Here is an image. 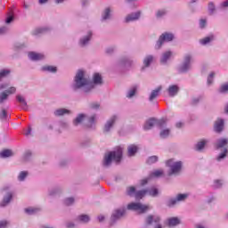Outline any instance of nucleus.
<instances>
[{
    "mask_svg": "<svg viewBox=\"0 0 228 228\" xmlns=\"http://www.w3.org/2000/svg\"><path fill=\"white\" fill-rule=\"evenodd\" d=\"M65 227L66 228H74L76 227V224H74V222L72 221H69L65 223Z\"/></svg>",
    "mask_w": 228,
    "mask_h": 228,
    "instance_id": "680f3d73",
    "label": "nucleus"
},
{
    "mask_svg": "<svg viewBox=\"0 0 228 228\" xmlns=\"http://www.w3.org/2000/svg\"><path fill=\"white\" fill-rule=\"evenodd\" d=\"M158 120H156V118H150L148 119L143 126V129L144 131H150V129H152V127H154V126H158Z\"/></svg>",
    "mask_w": 228,
    "mask_h": 228,
    "instance_id": "393cba45",
    "label": "nucleus"
},
{
    "mask_svg": "<svg viewBox=\"0 0 228 228\" xmlns=\"http://www.w3.org/2000/svg\"><path fill=\"white\" fill-rule=\"evenodd\" d=\"M174 38H175L174 34L170 32L162 33L155 44V49L156 50L161 49V47H163V44H165L166 42H172Z\"/></svg>",
    "mask_w": 228,
    "mask_h": 228,
    "instance_id": "0eeeda50",
    "label": "nucleus"
},
{
    "mask_svg": "<svg viewBox=\"0 0 228 228\" xmlns=\"http://www.w3.org/2000/svg\"><path fill=\"white\" fill-rule=\"evenodd\" d=\"M28 175H29V172L28 171H20L18 174L17 179L20 183H24V181H26V179H28Z\"/></svg>",
    "mask_w": 228,
    "mask_h": 228,
    "instance_id": "58836bf2",
    "label": "nucleus"
},
{
    "mask_svg": "<svg viewBox=\"0 0 228 228\" xmlns=\"http://www.w3.org/2000/svg\"><path fill=\"white\" fill-rule=\"evenodd\" d=\"M122 159V148L118 147L116 151L106 153L103 158V167H110L112 161L118 163Z\"/></svg>",
    "mask_w": 228,
    "mask_h": 228,
    "instance_id": "7ed1b4c3",
    "label": "nucleus"
},
{
    "mask_svg": "<svg viewBox=\"0 0 228 228\" xmlns=\"http://www.w3.org/2000/svg\"><path fill=\"white\" fill-rule=\"evenodd\" d=\"M149 183V178H145L140 181V186H145Z\"/></svg>",
    "mask_w": 228,
    "mask_h": 228,
    "instance_id": "774afa93",
    "label": "nucleus"
},
{
    "mask_svg": "<svg viewBox=\"0 0 228 228\" xmlns=\"http://www.w3.org/2000/svg\"><path fill=\"white\" fill-rule=\"evenodd\" d=\"M94 85H102V76L99 73H94L93 76Z\"/></svg>",
    "mask_w": 228,
    "mask_h": 228,
    "instance_id": "37998d69",
    "label": "nucleus"
},
{
    "mask_svg": "<svg viewBox=\"0 0 228 228\" xmlns=\"http://www.w3.org/2000/svg\"><path fill=\"white\" fill-rule=\"evenodd\" d=\"M164 176H165V170L163 169H157L150 174V179H152V177L159 178Z\"/></svg>",
    "mask_w": 228,
    "mask_h": 228,
    "instance_id": "c9c22d12",
    "label": "nucleus"
},
{
    "mask_svg": "<svg viewBox=\"0 0 228 228\" xmlns=\"http://www.w3.org/2000/svg\"><path fill=\"white\" fill-rule=\"evenodd\" d=\"M137 90L138 87H136V86H133L132 87H130L126 94V99H133V97L136 95Z\"/></svg>",
    "mask_w": 228,
    "mask_h": 228,
    "instance_id": "2f4dec72",
    "label": "nucleus"
},
{
    "mask_svg": "<svg viewBox=\"0 0 228 228\" xmlns=\"http://www.w3.org/2000/svg\"><path fill=\"white\" fill-rule=\"evenodd\" d=\"M111 12H113V11L110 7H107L103 10V12L102 13V22H106V20H110V19H111Z\"/></svg>",
    "mask_w": 228,
    "mask_h": 228,
    "instance_id": "cd10ccee",
    "label": "nucleus"
},
{
    "mask_svg": "<svg viewBox=\"0 0 228 228\" xmlns=\"http://www.w3.org/2000/svg\"><path fill=\"white\" fill-rule=\"evenodd\" d=\"M39 211H40V209H38L37 208H35V207H28V208H25V213L27 215H35Z\"/></svg>",
    "mask_w": 228,
    "mask_h": 228,
    "instance_id": "49530a36",
    "label": "nucleus"
},
{
    "mask_svg": "<svg viewBox=\"0 0 228 228\" xmlns=\"http://www.w3.org/2000/svg\"><path fill=\"white\" fill-rule=\"evenodd\" d=\"M92 37H94V32H92V30L87 31L79 38L78 45L80 47H86V45L90 44V40H92Z\"/></svg>",
    "mask_w": 228,
    "mask_h": 228,
    "instance_id": "ddd939ff",
    "label": "nucleus"
},
{
    "mask_svg": "<svg viewBox=\"0 0 228 228\" xmlns=\"http://www.w3.org/2000/svg\"><path fill=\"white\" fill-rule=\"evenodd\" d=\"M12 74V69H0V78L8 77Z\"/></svg>",
    "mask_w": 228,
    "mask_h": 228,
    "instance_id": "a18cd8bd",
    "label": "nucleus"
},
{
    "mask_svg": "<svg viewBox=\"0 0 228 228\" xmlns=\"http://www.w3.org/2000/svg\"><path fill=\"white\" fill-rule=\"evenodd\" d=\"M184 126V122H183V121H178V122H176V124H175V127L177 128V129H181L182 127H183Z\"/></svg>",
    "mask_w": 228,
    "mask_h": 228,
    "instance_id": "0e129e2a",
    "label": "nucleus"
},
{
    "mask_svg": "<svg viewBox=\"0 0 228 228\" xmlns=\"http://www.w3.org/2000/svg\"><path fill=\"white\" fill-rule=\"evenodd\" d=\"M215 187L216 188H222V186L224 185V181L222 180H216L214 182Z\"/></svg>",
    "mask_w": 228,
    "mask_h": 228,
    "instance_id": "bf43d9fd",
    "label": "nucleus"
},
{
    "mask_svg": "<svg viewBox=\"0 0 228 228\" xmlns=\"http://www.w3.org/2000/svg\"><path fill=\"white\" fill-rule=\"evenodd\" d=\"M156 57L152 54H146L142 59V69L145 70V69H149L151 63H154Z\"/></svg>",
    "mask_w": 228,
    "mask_h": 228,
    "instance_id": "dca6fc26",
    "label": "nucleus"
},
{
    "mask_svg": "<svg viewBox=\"0 0 228 228\" xmlns=\"http://www.w3.org/2000/svg\"><path fill=\"white\" fill-rule=\"evenodd\" d=\"M158 156L154 155V156H151L148 159H147V163L148 165H153V163H158Z\"/></svg>",
    "mask_w": 228,
    "mask_h": 228,
    "instance_id": "603ef678",
    "label": "nucleus"
},
{
    "mask_svg": "<svg viewBox=\"0 0 228 228\" xmlns=\"http://www.w3.org/2000/svg\"><path fill=\"white\" fill-rule=\"evenodd\" d=\"M220 94H227L228 92V83L224 84L219 88Z\"/></svg>",
    "mask_w": 228,
    "mask_h": 228,
    "instance_id": "5fc2aeb1",
    "label": "nucleus"
},
{
    "mask_svg": "<svg viewBox=\"0 0 228 228\" xmlns=\"http://www.w3.org/2000/svg\"><path fill=\"white\" fill-rule=\"evenodd\" d=\"M228 138H219L216 141L215 146L216 149L220 150L221 152L216 157V161H224L227 158L228 154Z\"/></svg>",
    "mask_w": 228,
    "mask_h": 228,
    "instance_id": "20e7f679",
    "label": "nucleus"
},
{
    "mask_svg": "<svg viewBox=\"0 0 228 228\" xmlns=\"http://www.w3.org/2000/svg\"><path fill=\"white\" fill-rule=\"evenodd\" d=\"M165 15H167V11L162 9V10H159L156 12V18L157 19H161V17H165Z\"/></svg>",
    "mask_w": 228,
    "mask_h": 228,
    "instance_id": "864d4df0",
    "label": "nucleus"
},
{
    "mask_svg": "<svg viewBox=\"0 0 228 228\" xmlns=\"http://www.w3.org/2000/svg\"><path fill=\"white\" fill-rule=\"evenodd\" d=\"M61 193V187H53L49 190L48 195L50 197H56V195H60Z\"/></svg>",
    "mask_w": 228,
    "mask_h": 228,
    "instance_id": "a19ab883",
    "label": "nucleus"
},
{
    "mask_svg": "<svg viewBox=\"0 0 228 228\" xmlns=\"http://www.w3.org/2000/svg\"><path fill=\"white\" fill-rule=\"evenodd\" d=\"M41 72H48L49 74H56L58 68L52 65H45L41 67Z\"/></svg>",
    "mask_w": 228,
    "mask_h": 228,
    "instance_id": "a878e982",
    "label": "nucleus"
},
{
    "mask_svg": "<svg viewBox=\"0 0 228 228\" xmlns=\"http://www.w3.org/2000/svg\"><path fill=\"white\" fill-rule=\"evenodd\" d=\"M32 153L30 151H27L23 155L24 161H29L31 159Z\"/></svg>",
    "mask_w": 228,
    "mask_h": 228,
    "instance_id": "6e6d98bb",
    "label": "nucleus"
},
{
    "mask_svg": "<svg viewBox=\"0 0 228 228\" xmlns=\"http://www.w3.org/2000/svg\"><path fill=\"white\" fill-rule=\"evenodd\" d=\"M73 90H83L85 94L94 90V83L90 80V77L85 69H77L71 85Z\"/></svg>",
    "mask_w": 228,
    "mask_h": 228,
    "instance_id": "f257e3e1",
    "label": "nucleus"
},
{
    "mask_svg": "<svg viewBox=\"0 0 228 228\" xmlns=\"http://www.w3.org/2000/svg\"><path fill=\"white\" fill-rule=\"evenodd\" d=\"M75 221L77 222L78 224H88V222H90V216L80 215L76 217Z\"/></svg>",
    "mask_w": 228,
    "mask_h": 228,
    "instance_id": "72a5a7b5",
    "label": "nucleus"
},
{
    "mask_svg": "<svg viewBox=\"0 0 228 228\" xmlns=\"http://www.w3.org/2000/svg\"><path fill=\"white\" fill-rule=\"evenodd\" d=\"M74 202H76V200L74 199V197H69L64 200V204L66 206H72Z\"/></svg>",
    "mask_w": 228,
    "mask_h": 228,
    "instance_id": "3c124183",
    "label": "nucleus"
},
{
    "mask_svg": "<svg viewBox=\"0 0 228 228\" xmlns=\"http://www.w3.org/2000/svg\"><path fill=\"white\" fill-rule=\"evenodd\" d=\"M207 27H208V19L206 18L200 19V21H199L200 29H206Z\"/></svg>",
    "mask_w": 228,
    "mask_h": 228,
    "instance_id": "de8ad7c7",
    "label": "nucleus"
},
{
    "mask_svg": "<svg viewBox=\"0 0 228 228\" xmlns=\"http://www.w3.org/2000/svg\"><path fill=\"white\" fill-rule=\"evenodd\" d=\"M116 47L115 46H109L105 49V53L106 54H113L116 51Z\"/></svg>",
    "mask_w": 228,
    "mask_h": 228,
    "instance_id": "4d7b16f0",
    "label": "nucleus"
},
{
    "mask_svg": "<svg viewBox=\"0 0 228 228\" xmlns=\"http://www.w3.org/2000/svg\"><path fill=\"white\" fill-rule=\"evenodd\" d=\"M188 197H190V194L188 193L176 194L175 197L170 198L167 201V206L168 208H175V206H177V204H179L180 202H184V200H186Z\"/></svg>",
    "mask_w": 228,
    "mask_h": 228,
    "instance_id": "6e6552de",
    "label": "nucleus"
},
{
    "mask_svg": "<svg viewBox=\"0 0 228 228\" xmlns=\"http://www.w3.org/2000/svg\"><path fill=\"white\" fill-rule=\"evenodd\" d=\"M13 200V191H7L0 202V208H6Z\"/></svg>",
    "mask_w": 228,
    "mask_h": 228,
    "instance_id": "4468645a",
    "label": "nucleus"
},
{
    "mask_svg": "<svg viewBox=\"0 0 228 228\" xmlns=\"http://www.w3.org/2000/svg\"><path fill=\"white\" fill-rule=\"evenodd\" d=\"M0 118L3 120L4 118H8V114L4 109L0 112Z\"/></svg>",
    "mask_w": 228,
    "mask_h": 228,
    "instance_id": "052dcab7",
    "label": "nucleus"
},
{
    "mask_svg": "<svg viewBox=\"0 0 228 228\" xmlns=\"http://www.w3.org/2000/svg\"><path fill=\"white\" fill-rule=\"evenodd\" d=\"M0 90H4L0 93V104H4L8 101V97L17 92V87L10 86V84L4 83L0 86Z\"/></svg>",
    "mask_w": 228,
    "mask_h": 228,
    "instance_id": "423d86ee",
    "label": "nucleus"
},
{
    "mask_svg": "<svg viewBox=\"0 0 228 228\" xmlns=\"http://www.w3.org/2000/svg\"><path fill=\"white\" fill-rule=\"evenodd\" d=\"M208 11L210 12V13H215V4L214 3L208 4Z\"/></svg>",
    "mask_w": 228,
    "mask_h": 228,
    "instance_id": "e2e57ef3",
    "label": "nucleus"
},
{
    "mask_svg": "<svg viewBox=\"0 0 228 228\" xmlns=\"http://www.w3.org/2000/svg\"><path fill=\"white\" fill-rule=\"evenodd\" d=\"M13 151L12 150H4L0 152V158H12Z\"/></svg>",
    "mask_w": 228,
    "mask_h": 228,
    "instance_id": "c03bdc74",
    "label": "nucleus"
},
{
    "mask_svg": "<svg viewBox=\"0 0 228 228\" xmlns=\"http://www.w3.org/2000/svg\"><path fill=\"white\" fill-rule=\"evenodd\" d=\"M211 42H215V35L213 34L200 39V45H209Z\"/></svg>",
    "mask_w": 228,
    "mask_h": 228,
    "instance_id": "bb28decb",
    "label": "nucleus"
},
{
    "mask_svg": "<svg viewBox=\"0 0 228 228\" xmlns=\"http://www.w3.org/2000/svg\"><path fill=\"white\" fill-rule=\"evenodd\" d=\"M158 126L160 129L159 136L162 139L168 138L170 136L171 129L167 127V118H162L158 121Z\"/></svg>",
    "mask_w": 228,
    "mask_h": 228,
    "instance_id": "9d476101",
    "label": "nucleus"
},
{
    "mask_svg": "<svg viewBox=\"0 0 228 228\" xmlns=\"http://www.w3.org/2000/svg\"><path fill=\"white\" fill-rule=\"evenodd\" d=\"M162 87L159 86L156 89L152 90L149 95V101L150 102H152V101H154V99H156L157 97H159V94L161 92Z\"/></svg>",
    "mask_w": 228,
    "mask_h": 228,
    "instance_id": "c85d7f7f",
    "label": "nucleus"
},
{
    "mask_svg": "<svg viewBox=\"0 0 228 228\" xmlns=\"http://www.w3.org/2000/svg\"><path fill=\"white\" fill-rule=\"evenodd\" d=\"M196 228H208V224H206L205 223H199L198 224H196Z\"/></svg>",
    "mask_w": 228,
    "mask_h": 228,
    "instance_id": "69168bd1",
    "label": "nucleus"
},
{
    "mask_svg": "<svg viewBox=\"0 0 228 228\" xmlns=\"http://www.w3.org/2000/svg\"><path fill=\"white\" fill-rule=\"evenodd\" d=\"M215 76L216 73L215 71H211L207 77V86H213V83H215Z\"/></svg>",
    "mask_w": 228,
    "mask_h": 228,
    "instance_id": "4c0bfd02",
    "label": "nucleus"
},
{
    "mask_svg": "<svg viewBox=\"0 0 228 228\" xmlns=\"http://www.w3.org/2000/svg\"><path fill=\"white\" fill-rule=\"evenodd\" d=\"M191 63H193V54H184L182 63L177 68L178 72L180 74H188L191 70Z\"/></svg>",
    "mask_w": 228,
    "mask_h": 228,
    "instance_id": "39448f33",
    "label": "nucleus"
},
{
    "mask_svg": "<svg viewBox=\"0 0 228 228\" xmlns=\"http://www.w3.org/2000/svg\"><path fill=\"white\" fill-rule=\"evenodd\" d=\"M142 17V11H136L129 13L125 18V22L129 24V22H136V20H140Z\"/></svg>",
    "mask_w": 228,
    "mask_h": 228,
    "instance_id": "2eb2a0df",
    "label": "nucleus"
},
{
    "mask_svg": "<svg viewBox=\"0 0 228 228\" xmlns=\"http://www.w3.org/2000/svg\"><path fill=\"white\" fill-rule=\"evenodd\" d=\"M55 117H65V115H72V110L65 108H60L54 110Z\"/></svg>",
    "mask_w": 228,
    "mask_h": 228,
    "instance_id": "412c9836",
    "label": "nucleus"
},
{
    "mask_svg": "<svg viewBox=\"0 0 228 228\" xmlns=\"http://www.w3.org/2000/svg\"><path fill=\"white\" fill-rule=\"evenodd\" d=\"M179 86L177 85H171L167 88V94L169 97H175L179 94Z\"/></svg>",
    "mask_w": 228,
    "mask_h": 228,
    "instance_id": "b1692460",
    "label": "nucleus"
},
{
    "mask_svg": "<svg viewBox=\"0 0 228 228\" xmlns=\"http://www.w3.org/2000/svg\"><path fill=\"white\" fill-rule=\"evenodd\" d=\"M167 222L169 227H175V225H179V224H181V219L178 217H169Z\"/></svg>",
    "mask_w": 228,
    "mask_h": 228,
    "instance_id": "f704fd0d",
    "label": "nucleus"
},
{
    "mask_svg": "<svg viewBox=\"0 0 228 228\" xmlns=\"http://www.w3.org/2000/svg\"><path fill=\"white\" fill-rule=\"evenodd\" d=\"M118 122V115L114 114L110 116L105 122L103 126V133H111L113 131V127Z\"/></svg>",
    "mask_w": 228,
    "mask_h": 228,
    "instance_id": "1a4fd4ad",
    "label": "nucleus"
},
{
    "mask_svg": "<svg viewBox=\"0 0 228 228\" xmlns=\"http://www.w3.org/2000/svg\"><path fill=\"white\" fill-rule=\"evenodd\" d=\"M225 121L222 118H217L214 125V130L216 133H222L224 131V126Z\"/></svg>",
    "mask_w": 228,
    "mask_h": 228,
    "instance_id": "4be33fe9",
    "label": "nucleus"
},
{
    "mask_svg": "<svg viewBox=\"0 0 228 228\" xmlns=\"http://www.w3.org/2000/svg\"><path fill=\"white\" fill-rule=\"evenodd\" d=\"M95 122H97V115L96 114H93L88 118L87 120V125L86 126L89 129H94L95 127Z\"/></svg>",
    "mask_w": 228,
    "mask_h": 228,
    "instance_id": "c756f323",
    "label": "nucleus"
},
{
    "mask_svg": "<svg viewBox=\"0 0 228 228\" xmlns=\"http://www.w3.org/2000/svg\"><path fill=\"white\" fill-rule=\"evenodd\" d=\"M218 10H221V11L228 10V0L221 2L218 5Z\"/></svg>",
    "mask_w": 228,
    "mask_h": 228,
    "instance_id": "8fccbe9b",
    "label": "nucleus"
},
{
    "mask_svg": "<svg viewBox=\"0 0 228 228\" xmlns=\"http://www.w3.org/2000/svg\"><path fill=\"white\" fill-rule=\"evenodd\" d=\"M90 110H94V111H97L101 108V103L97 102H93L89 104Z\"/></svg>",
    "mask_w": 228,
    "mask_h": 228,
    "instance_id": "09e8293b",
    "label": "nucleus"
},
{
    "mask_svg": "<svg viewBox=\"0 0 228 228\" xmlns=\"http://www.w3.org/2000/svg\"><path fill=\"white\" fill-rule=\"evenodd\" d=\"M161 221V218L159 217V216H149L146 218V223L151 225V224H152V222H154V224H159V222Z\"/></svg>",
    "mask_w": 228,
    "mask_h": 228,
    "instance_id": "e433bc0d",
    "label": "nucleus"
},
{
    "mask_svg": "<svg viewBox=\"0 0 228 228\" xmlns=\"http://www.w3.org/2000/svg\"><path fill=\"white\" fill-rule=\"evenodd\" d=\"M47 31H49L48 27H41V28H37L34 29L32 32V35L34 37H38L40 35H44V33H47Z\"/></svg>",
    "mask_w": 228,
    "mask_h": 228,
    "instance_id": "473e14b6",
    "label": "nucleus"
},
{
    "mask_svg": "<svg viewBox=\"0 0 228 228\" xmlns=\"http://www.w3.org/2000/svg\"><path fill=\"white\" fill-rule=\"evenodd\" d=\"M146 191L147 195H149L150 197H158V195H159V191L155 187L146 189Z\"/></svg>",
    "mask_w": 228,
    "mask_h": 228,
    "instance_id": "79ce46f5",
    "label": "nucleus"
},
{
    "mask_svg": "<svg viewBox=\"0 0 228 228\" xmlns=\"http://www.w3.org/2000/svg\"><path fill=\"white\" fill-rule=\"evenodd\" d=\"M8 225H10V222H8L6 220L0 221V228H7Z\"/></svg>",
    "mask_w": 228,
    "mask_h": 228,
    "instance_id": "13d9d810",
    "label": "nucleus"
},
{
    "mask_svg": "<svg viewBox=\"0 0 228 228\" xmlns=\"http://www.w3.org/2000/svg\"><path fill=\"white\" fill-rule=\"evenodd\" d=\"M208 143H209V140L203 139L196 143L195 149L198 151H204V147H206Z\"/></svg>",
    "mask_w": 228,
    "mask_h": 228,
    "instance_id": "7c9ffc66",
    "label": "nucleus"
},
{
    "mask_svg": "<svg viewBox=\"0 0 228 228\" xmlns=\"http://www.w3.org/2000/svg\"><path fill=\"white\" fill-rule=\"evenodd\" d=\"M127 209L130 211H137L138 213H145L149 209V206L140 202H132L127 205Z\"/></svg>",
    "mask_w": 228,
    "mask_h": 228,
    "instance_id": "f8f14e48",
    "label": "nucleus"
},
{
    "mask_svg": "<svg viewBox=\"0 0 228 228\" xmlns=\"http://www.w3.org/2000/svg\"><path fill=\"white\" fill-rule=\"evenodd\" d=\"M126 193L130 197H134L136 200H140L141 199H143L145 195H147V189L136 191L135 187L131 186L126 189Z\"/></svg>",
    "mask_w": 228,
    "mask_h": 228,
    "instance_id": "9b49d317",
    "label": "nucleus"
},
{
    "mask_svg": "<svg viewBox=\"0 0 228 228\" xmlns=\"http://www.w3.org/2000/svg\"><path fill=\"white\" fill-rule=\"evenodd\" d=\"M124 215H126V208H119L118 210H115L112 213V216L110 218L112 224H115V222H117L118 220H120V218H122Z\"/></svg>",
    "mask_w": 228,
    "mask_h": 228,
    "instance_id": "f3484780",
    "label": "nucleus"
},
{
    "mask_svg": "<svg viewBox=\"0 0 228 228\" xmlns=\"http://www.w3.org/2000/svg\"><path fill=\"white\" fill-rule=\"evenodd\" d=\"M173 53L172 51H166L164 52L161 56H160V62L163 65H167V63L168 62V61L170 60V58H172L173 56Z\"/></svg>",
    "mask_w": 228,
    "mask_h": 228,
    "instance_id": "5701e85b",
    "label": "nucleus"
},
{
    "mask_svg": "<svg viewBox=\"0 0 228 228\" xmlns=\"http://www.w3.org/2000/svg\"><path fill=\"white\" fill-rule=\"evenodd\" d=\"M6 31H8V28L7 27H0V35H4V33H6Z\"/></svg>",
    "mask_w": 228,
    "mask_h": 228,
    "instance_id": "338daca9",
    "label": "nucleus"
},
{
    "mask_svg": "<svg viewBox=\"0 0 228 228\" xmlns=\"http://www.w3.org/2000/svg\"><path fill=\"white\" fill-rule=\"evenodd\" d=\"M16 101L20 103V110H24V111H28V102L26 101V97L22 94L16 95Z\"/></svg>",
    "mask_w": 228,
    "mask_h": 228,
    "instance_id": "6ab92c4d",
    "label": "nucleus"
},
{
    "mask_svg": "<svg viewBox=\"0 0 228 228\" xmlns=\"http://www.w3.org/2000/svg\"><path fill=\"white\" fill-rule=\"evenodd\" d=\"M183 161L175 159H169L166 160V167L168 168L167 175H179L183 170Z\"/></svg>",
    "mask_w": 228,
    "mask_h": 228,
    "instance_id": "f03ea898",
    "label": "nucleus"
},
{
    "mask_svg": "<svg viewBox=\"0 0 228 228\" xmlns=\"http://www.w3.org/2000/svg\"><path fill=\"white\" fill-rule=\"evenodd\" d=\"M128 156L131 158L138 152V146L131 144L127 148Z\"/></svg>",
    "mask_w": 228,
    "mask_h": 228,
    "instance_id": "ea45409f",
    "label": "nucleus"
},
{
    "mask_svg": "<svg viewBox=\"0 0 228 228\" xmlns=\"http://www.w3.org/2000/svg\"><path fill=\"white\" fill-rule=\"evenodd\" d=\"M28 58L32 61H42L45 58V54L42 53L30 52L28 53Z\"/></svg>",
    "mask_w": 228,
    "mask_h": 228,
    "instance_id": "a211bd4d",
    "label": "nucleus"
},
{
    "mask_svg": "<svg viewBox=\"0 0 228 228\" xmlns=\"http://www.w3.org/2000/svg\"><path fill=\"white\" fill-rule=\"evenodd\" d=\"M85 118H86V114H77L72 121L73 126H75V127H77V126H81V124H83V122L85 121Z\"/></svg>",
    "mask_w": 228,
    "mask_h": 228,
    "instance_id": "aec40b11",
    "label": "nucleus"
}]
</instances>
